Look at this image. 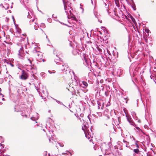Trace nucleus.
<instances>
[{
  "instance_id": "nucleus-1",
  "label": "nucleus",
  "mask_w": 156,
  "mask_h": 156,
  "mask_svg": "<svg viewBox=\"0 0 156 156\" xmlns=\"http://www.w3.org/2000/svg\"><path fill=\"white\" fill-rule=\"evenodd\" d=\"M80 54L83 60L84 65L89 67V66L90 65V61L87 58V55L82 52H81Z\"/></svg>"
},
{
  "instance_id": "nucleus-2",
  "label": "nucleus",
  "mask_w": 156,
  "mask_h": 156,
  "mask_svg": "<svg viewBox=\"0 0 156 156\" xmlns=\"http://www.w3.org/2000/svg\"><path fill=\"white\" fill-rule=\"evenodd\" d=\"M63 1L64 5V9L65 10V12L67 14H69V11L70 12H71L70 9H71V8L70 3L68 2H65L64 0H63Z\"/></svg>"
},
{
  "instance_id": "nucleus-3",
  "label": "nucleus",
  "mask_w": 156,
  "mask_h": 156,
  "mask_svg": "<svg viewBox=\"0 0 156 156\" xmlns=\"http://www.w3.org/2000/svg\"><path fill=\"white\" fill-rule=\"evenodd\" d=\"M110 114V111L109 109L106 108L103 112V114L105 115L104 118V120L105 121H106L108 122H109V119L110 118L109 114Z\"/></svg>"
},
{
  "instance_id": "nucleus-4",
  "label": "nucleus",
  "mask_w": 156,
  "mask_h": 156,
  "mask_svg": "<svg viewBox=\"0 0 156 156\" xmlns=\"http://www.w3.org/2000/svg\"><path fill=\"white\" fill-rule=\"evenodd\" d=\"M33 53L35 55L37 56L38 59H41L42 58V55L41 52L39 51V49L38 47H35L33 51Z\"/></svg>"
},
{
  "instance_id": "nucleus-5",
  "label": "nucleus",
  "mask_w": 156,
  "mask_h": 156,
  "mask_svg": "<svg viewBox=\"0 0 156 156\" xmlns=\"http://www.w3.org/2000/svg\"><path fill=\"white\" fill-rule=\"evenodd\" d=\"M54 54L55 55L56 58H55L54 59V61L57 64V63H58V61L60 60V58L59 57V55L60 54V52L56 50H55L53 51Z\"/></svg>"
},
{
  "instance_id": "nucleus-6",
  "label": "nucleus",
  "mask_w": 156,
  "mask_h": 156,
  "mask_svg": "<svg viewBox=\"0 0 156 156\" xmlns=\"http://www.w3.org/2000/svg\"><path fill=\"white\" fill-rule=\"evenodd\" d=\"M29 76L28 73L24 70H22V75L20 76V78L23 80H26L27 79Z\"/></svg>"
},
{
  "instance_id": "nucleus-7",
  "label": "nucleus",
  "mask_w": 156,
  "mask_h": 156,
  "mask_svg": "<svg viewBox=\"0 0 156 156\" xmlns=\"http://www.w3.org/2000/svg\"><path fill=\"white\" fill-rule=\"evenodd\" d=\"M23 47H21L19 50V53H18V55L19 58L22 59H23Z\"/></svg>"
},
{
  "instance_id": "nucleus-8",
  "label": "nucleus",
  "mask_w": 156,
  "mask_h": 156,
  "mask_svg": "<svg viewBox=\"0 0 156 156\" xmlns=\"http://www.w3.org/2000/svg\"><path fill=\"white\" fill-rule=\"evenodd\" d=\"M114 73L116 74L118 76H120L122 74V72L120 69H115L114 70Z\"/></svg>"
},
{
  "instance_id": "nucleus-9",
  "label": "nucleus",
  "mask_w": 156,
  "mask_h": 156,
  "mask_svg": "<svg viewBox=\"0 0 156 156\" xmlns=\"http://www.w3.org/2000/svg\"><path fill=\"white\" fill-rule=\"evenodd\" d=\"M126 117L127 118L128 121L130 123L131 125H133L135 124L134 122L133 121L132 118L130 116L127 115H126Z\"/></svg>"
},
{
  "instance_id": "nucleus-10",
  "label": "nucleus",
  "mask_w": 156,
  "mask_h": 156,
  "mask_svg": "<svg viewBox=\"0 0 156 156\" xmlns=\"http://www.w3.org/2000/svg\"><path fill=\"white\" fill-rule=\"evenodd\" d=\"M109 87L108 86H106L105 87V96L107 97L108 96V91L109 89Z\"/></svg>"
},
{
  "instance_id": "nucleus-11",
  "label": "nucleus",
  "mask_w": 156,
  "mask_h": 156,
  "mask_svg": "<svg viewBox=\"0 0 156 156\" xmlns=\"http://www.w3.org/2000/svg\"><path fill=\"white\" fill-rule=\"evenodd\" d=\"M53 131H49L48 132L49 133V134L47 133V134L48 135V136L49 137V141H51V137H51H52V136H54L53 133Z\"/></svg>"
},
{
  "instance_id": "nucleus-12",
  "label": "nucleus",
  "mask_w": 156,
  "mask_h": 156,
  "mask_svg": "<svg viewBox=\"0 0 156 156\" xmlns=\"http://www.w3.org/2000/svg\"><path fill=\"white\" fill-rule=\"evenodd\" d=\"M80 85L83 87H86L87 86L88 83L85 81H82V83H80Z\"/></svg>"
},
{
  "instance_id": "nucleus-13",
  "label": "nucleus",
  "mask_w": 156,
  "mask_h": 156,
  "mask_svg": "<svg viewBox=\"0 0 156 156\" xmlns=\"http://www.w3.org/2000/svg\"><path fill=\"white\" fill-rule=\"evenodd\" d=\"M30 69L31 72L33 73V75L34 76V74H35L37 73V69L36 68H33L32 66L30 67Z\"/></svg>"
},
{
  "instance_id": "nucleus-14",
  "label": "nucleus",
  "mask_w": 156,
  "mask_h": 156,
  "mask_svg": "<svg viewBox=\"0 0 156 156\" xmlns=\"http://www.w3.org/2000/svg\"><path fill=\"white\" fill-rule=\"evenodd\" d=\"M62 66L64 67V69L62 68V71H64L66 72L67 71V69H68V66L66 64L62 65Z\"/></svg>"
},
{
  "instance_id": "nucleus-15",
  "label": "nucleus",
  "mask_w": 156,
  "mask_h": 156,
  "mask_svg": "<svg viewBox=\"0 0 156 156\" xmlns=\"http://www.w3.org/2000/svg\"><path fill=\"white\" fill-rule=\"evenodd\" d=\"M128 98L127 97H122V101L123 102L126 103H127V101L128 100V99H127Z\"/></svg>"
},
{
  "instance_id": "nucleus-16",
  "label": "nucleus",
  "mask_w": 156,
  "mask_h": 156,
  "mask_svg": "<svg viewBox=\"0 0 156 156\" xmlns=\"http://www.w3.org/2000/svg\"><path fill=\"white\" fill-rule=\"evenodd\" d=\"M83 125L85 128L87 129V127H88V124L85 121H84V122H83Z\"/></svg>"
},
{
  "instance_id": "nucleus-17",
  "label": "nucleus",
  "mask_w": 156,
  "mask_h": 156,
  "mask_svg": "<svg viewBox=\"0 0 156 156\" xmlns=\"http://www.w3.org/2000/svg\"><path fill=\"white\" fill-rule=\"evenodd\" d=\"M80 91H81V90H74V92H75V94L76 95H80V96H81L80 94Z\"/></svg>"
},
{
  "instance_id": "nucleus-18",
  "label": "nucleus",
  "mask_w": 156,
  "mask_h": 156,
  "mask_svg": "<svg viewBox=\"0 0 156 156\" xmlns=\"http://www.w3.org/2000/svg\"><path fill=\"white\" fill-rule=\"evenodd\" d=\"M31 15H32V12L30 11L28 12V15L27 16V18H30L31 17Z\"/></svg>"
},
{
  "instance_id": "nucleus-19",
  "label": "nucleus",
  "mask_w": 156,
  "mask_h": 156,
  "mask_svg": "<svg viewBox=\"0 0 156 156\" xmlns=\"http://www.w3.org/2000/svg\"><path fill=\"white\" fill-rule=\"evenodd\" d=\"M94 64L95 66V70H97L98 69H100V68L99 67H98L97 66V65H98L97 63L96 62H94Z\"/></svg>"
},
{
  "instance_id": "nucleus-20",
  "label": "nucleus",
  "mask_w": 156,
  "mask_h": 156,
  "mask_svg": "<svg viewBox=\"0 0 156 156\" xmlns=\"http://www.w3.org/2000/svg\"><path fill=\"white\" fill-rule=\"evenodd\" d=\"M133 151L136 154H139L140 151L138 149L136 148V149H134L133 150Z\"/></svg>"
},
{
  "instance_id": "nucleus-21",
  "label": "nucleus",
  "mask_w": 156,
  "mask_h": 156,
  "mask_svg": "<svg viewBox=\"0 0 156 156\" xmlns=\"http://www.w3.org/2000/svg\"><path fill=\"white\" fill-rule=\"evenodd\" d=\"M38 119V117H31L30 119L33 120V121H36L37 120V119Z\"/></svg>"
},
{
  "instance_id": "nucleus-22",
  "label": "nucleus",
  "mask_w": 156,
  "mask_h": 156,
  "mask_svg": "<svg viewBox=\"0 0 156 156\" xmlns=\"http://www.w3.org/2000/svg\"><path fill=\"white\" fill-rule=\"evenodd\" d=\"M97 49L99 53H101L102 52V49L98 46L97 47Z\"/></svg>"
},
{
  "instance_id": "nucleus-23",
  "label": "nucleus",
  "mask_w": 156,
  "mask_h": 156,
  "mask_svg": "<svg viewBox=\"0 0 156 156\" xmlns=\"http://www.w3.org/2000/svg\"><path fill=\"white\" fill-rule=\"evenodd\" d=\"M71 18L72 20L75 21L76 22H77V20L76 18L74 16H72L71 17Z\"/></svg>"
},
{
  "instance_id": "nucleus-24",
  "label": "nucleus",
  "mask_w": 156,
  "mask_h": 156,
  "mask_svg": "<svg viewBox=\"0 0 156 156\" xmlns=\"http://www.w3.org/2000/svg\"><path fill=\"white\" fill-rule=\"evenodd\" d=\"M105 90V87H104L102 86V85H101V88L100 89V91H104Z\"/></svg>"
},
{
  "instance_id": "nucleus-25",
  "label": "nucleus",
  "mask_w": 156,
  "mask_h": 156,
  "mask_svg": "<svg viewBox=\"0 0 156 156\" xmlns=\"http://www.w3.org/2000/svg\"><path fill=\"white\" fill-rule=\"evenodd\" d=\"M97 104L98 105V109H99L101 108V104L100 101H98Z\"/></svg>"
},
{
  "instance_id": "nucleus-26",
  "label": "nucleus",
  "mask_w": 156,
  "mask_h": 156,
  "mask_svg": "<svg viewBox=\"0 0 156 156\" xmlns=\"http://www.w3.org/2000/svg\"><path fill=\"white\" fill-rule=\"evenodd\" d=\"M35 87L37 90V91L38 92H40V88L38 87H37L36 86H35Z\"/></svg>"
},
{
  "instance_id": "nucleus-27",
  "label": "nucleus",
  "mask_w": 156,
  "mask_h": 156,
  "mask_svg": "<svg viewBox=\"0 0 156 156\" xmlns=\"http://www.w3.org/2000/svg\"><path fill=\"white\" fill-rule=\"evenodd\" d=\"M115 2L116 5H118V4L119 3V0H115Z\"/></svg>"
},
{
  "instance_id": "nucleus-28",
  "label": "nucleus",
  "mask_w": 156,
  "mask_h": 156,
  "mask_svg": "<svg viewBox=\"0 0 156 156\" xmlns=\"http://www.w3.org/2000/svg\"><path fill=\"white\" fill-rule=\"evenodd\" d=\"M97 115L99 116H102V113L101 112H98L97 113Z\"/></svg>"
},
{
  "instance_id": "nucleus-29",
  "label": "nucleus",
  "mask_w": 156,
  "mask_h": 156,
  "mask_svg": "<svg viewBox=\"0 0 156 156\" xmlns=\"http://www.w3.org/2000/svg\"><path fill=\"white\" fill-rule=\"evenodd\" d=\"M49 23H51L52 21L51 19L50 18H48L47 19Z\"/></svg>"
},
{
  "instance_id": "nucleus-30",
  "label": "nucleus",
  "mask_w": 156,
  "mask_h": 156,
  "mask_svg": "<svg viewBox=\"0 0 156 156\" xmlns=\"http://www.w3.org/2000/svg\"><path fill=\"white\" fill-rule=\"evenodd\" d=\"M138 141H136V142L135 143V144L136 145V147H137V148L138 149V148L139 147V146L137 144V143Z\"/></svg>"
},
{
  "instance_id": "nucleus-31",
  "label": "nucleus",
  "mask_w": 156,
  "mask_h": 156,
  "mask_svg": "<svg viewBox=\"0 0 156 156\" xmlns=\"http://www.w3.org/2000/svg\"><path fill=\"white\" fill-rule=\"evenodd\" d=\"M35 19H32V20H30V22L31 23L32 22H34V21H35Z\"/></svg>"
},
{
  "instance_id": "nucleus-32",
  "label": "nucleus",
  "mask_w": 156,
  "mask_h": 156,
  "mask_svg": "<svg viewBox=\"0 0 156 156\" xmlns=\"http://www.w3.org/2000/svg\"><path fill=\"white\" fill-rule=\"evenodd\" d=\"M147 156H153L150 152H148L147 153Z\"/></svg>"
},
{
  "instance_id": "nucleus-33",
  "label": "nucleus",
  "mask_w": 156,
  "mask_h": 156,
  "mask_svg": "<svg viewBox=\"0 0 156 156\" xmlns=\"http://www.w3.org/2000/svg\"><path fill=\"white\" fill-rule=\"evenodd\" d=\"M132 138L133 140L135 141V142L136 141V140H135V139L133 136H130V138Z\"/></svg>"
},
{
  "instance_id": "nucleus-34",
  "label": "nucleus",
  "mask_w": 156,
  "mask_h": 156,
  "mask_svg": "<svg viewBox=\"0 0 156 156\" xmlns=\"http://www.w3.org/2000/svg\"><path fill=\"white\" fill-rule=\"evenodd\" d=\"M56 101L58 104H62V105H63L62 103L60 102L59 101L56 100Z\"/></svg>"
},
{
  "instance_id": "nucleus-35",
  "label": "nucleus",
  "mask_w": 156,
  "mask_h": 156,
  "mask_svg": "<svg viewBox=\"0 0 156 156\" xmlns=\"http://www.w3.org/2000/svg\"><path fill=\"white\" fill-rule=\"evenodd\" d=\"M82 129L83 130L84 132H85V136H86V137H87V134H86V133H85V131L84 128H83V127H82Z\"/></svg>"
},
{
  "instance_id": "nucleus-36",
  "label": "nucleus",
  "mask_w": 156,
  "mask_h": 156,
  "mask_svg": "<svg viewBox=\"0 0 156 156\" xmlns=\"http://www.w3.org/2000/svg\"><path fill=\"white\" fill-rule=\"evenodd\" d=\"M80 122H84V120L83 119H81L80 118Z\"/></svg>"
},
{
  "instance_id": "nucleus-37",
  "label": "nucleus",
  "mask_w": 156,
  "mask_h": 156,
  "mask_svg": "<svg viewBox=\"0 0 156 156\" xmlns=\"http://www.w3.org/2000/svg\"><path fill=\"white\" fill-rule=\"evenodd\" d=\"M149 30H148V29H145V31L147 32V33H148L149 32Z\"/></svg>"
},
{
  "instance_id": "nucleus-38",
  "label": "nucleus",
  "mask_w": 156,
  "mask_h": 156,
  "mask_svg": "<svg viewBox=\"0 0 156 156\" xmlns=\"http://www.w3.org/2000/svg\"><path fill=\"white\" fill-rule=\"evenodd\" d=\"M1 90H2L0 88V92H1ZM0 94L2 96V97L3 96V95L2 94L1 92H0Z\"/></svg>"
},
{
  "instance_id": "nucleus-39",
  "label": "nucleus",
  "mask_w": 156,
  "mask_h": 156,
  "mask_svg": "<svg viewBox=\"0 0 156 156\" xmlns=\"http://www.w3.org/2000/svg\"><path fill=\"white\" fill-rule=\"evenodd\" d=\"M59 145H60V146L61 147H63V144H60V143L59 144Z\"/></svg>"
},
{
  "instance_id": "nucleus-40",
  "label": "nucleus",
  "mask_w": 156,
  "mask_h": 156,
  "mask_svg": "<svg viewBox=\"0 0 156 156\" xmlns=\"http://www.w3.org/2000/svg\"><path fill=\"white\" fill-rule=\"evenodd\" d=\"M48 72H49L50 73V74H51V73H55V72H51L50 71H49V70H48Z\"/></svg>"
},
{
  "instance_id": "nucleus-41",
  "label": "nucleus",
  "mask_w": 156,
  "mask_h": 156,
  "mask_svg": "<svg viewBox=\"0 0 156 156\" xmlns=\"http://www.w3.org/2000/svg\"><path fill=\"white\" fill-rule=\"evenodd\" d=\"M28 61H29L30 62V64H31V62L30 61V59L28 58Z\"/></svg>"
},
{
  "instance_id": "nucleus-42",
  "label": "nucleus",
  "mask_w": 156,
  "mask_h": 156,
  "mask_svg": "<svg viewBox=\"0 0 156 156\" xmlns=\"http://www.w3.org/2000/svg\"><path fill=\"white\" fill-rule=\"evenodd\" d=\"M41 76H43V75H44V73H41Z\"/></svg>"
},
{
  "instance_id": "nucleus-43",
  "label": "nucleus",
  "mask_w": 156,
  "mask_h": 156,
  "mask_svg": "<svg viewBox=\"0 0 156 156\" xmlns=\"http://www.w3.org/2000/svg\"><path fill=\"white\" fill-rule=\"evenodd\" d=\"M40 31H41V33H43V30H42L41 29H40Z\"/></svg>"
},
{
  "instance_id": "nucleus-44",
  "label": "nucleus",
  "mask_w": 156,
  "mask_h": 156,
  "mask_svg": "<svg viewBox=\"0 0 156 156\" xmlns=\"http://www.w3.org/2000/svg\"><path fill=\"white\" fill-rule=\"evenodd\" d=\"M133 115V118L134 119H137V117H135H135H134V116L133 115Z\"/></svg>"
},
{
  "instance_id": "nucleus-45",
  "label": "nucleus",
  "mask_w": 156,
  "mask_h": 156,
  "mask_svg": "<svg viewBox=\"0 0 156 156\" xmlns=\"http://www.w3.org/2000/svg\"><path fill=\"white\" fill-rule=\"evenodd\" d=\"M132 18H131V19H132V20L133 21V19L134 20V19L132 17Z\"/></svg>"
},
{
  "instance_id": "nucleus-46",
  "label": "nucleus",
  "mask_w": 156,
  "mask_h": 156,
  "mask_svg": "<svg viewBox=\"0 0 156 156\" xmlns=\"http://www.w3.org/2000/svg\"><path fill=\"white\" fill-rule=\"evenodd\" d=\"M80 8L81 9H82L83 10V9L82 7H80Z\"/></svg>"
},
{
  "instance_id": "nucleus-47",
  "label": "nucleus",
  "mask_w": 156,
  "mask_h": 156,
  "mask_svg": "<svg viewBox=\"0 0 156 156\" xmlns=\"http://www.w3.org/2000/svg\"><path fill=\"white\" fill-rule=\"evenodd\" d=\"M18 33H20V30L18 31Z\"/></svg>"
},
{
  "instance_id": "nucleus-48",
  "label": "nucleus",
  "mask_w": 156,
  "mask_h": 156,
  "mask_svg": "<svg viewBox=\"0 0 156 156\" xmlns=\"http://www.w3.org/2000/svg\"><path fill=\"white\" fill-rule=\"evenodd\" d=\"M11 66H13V65H12V64H11Z\"/></svg>"
},
{
  "instance_id": "nucleus-49",
  "label": "nucleus",
  "mask_w": 156,
  "mask_h": 156,
  "mask_svg": "<svg viewBox=\"0 0 156 156\" xmlns=\"http://www.w3.org/2000/svg\"><path fill=\"white\" fill-rule=\"evenodd\" d=\"M80 6H82V5H81V4H80Z\"/></svg>"
},
{
  "instance_id": "nucleus-50",
  "label": "nucleus",
  "mask_w": 156,
  "mask_h": 156,
  "mask_svg": "<svg viewBox=\"0 0 156 156\" xmlns=\"http://www.w3.org/2000/svg\"><path fill=\"white\" fill-rule=\"evenodd\" d=\"M89 140L90 141V142H91V140H92L91 139H90Z\"/></svg>"
},
{
  "instance_id": "nucleus-51",
  "label": "nucleus",
  "mask_w": 156,
  "mask_h": 156,
  "mask_svg": "<svg viewBox=\"0 0 156 156\" xmlns=\"http://www.w3.org/2000/svg\"><path fill=\"white\" fill-rule=\"evenodd\" d=\"M2 100H3L4 99V98H2Z\"/></svg>"
},
{
  "instance_id": "nucleus-52",
  "label": "nucleus",
  "mask_w": 156,
  "mask_h": 156,
  "mask_svg": "<svg viewBox=\"0 0 156 156\" xmlns=\"http://www.w3.org/2000/svg\"><path fill=\"white\" fill-rule=\"evenodd\" d=\"M41 24H42V25H43L44 24L43 23H42Z\"/></svg>"
},
{
  "instance_id": "nucleus-53",
  "label": "nucleus",
  "mask_w": 156,
  "mask_h": 156,
  "mask_svg": "<svg viewBox=\"0 0 156 156\" xmlns=\"http://www.w3.org/2000/svg\"><path fill=\"white\" fill-rule=\"evenodd\" d=\"M110 112H113V111H111Z\"/></svg>"
},
{
  "instance_id": "nucleus-54",
  "label": "nucleus",
  "mask_w": 156,
  "mask_h": 156,
  "mask_svg": "<svg viewBox=\"0 0 156 156\" xmlns=\"http://www.w3.org/2000/svg\"><path fill=\"white\" fill-rule=\"evenodd\" d=\"M53 16H54V14H53L52 15V17H53Z\"/></svg>"
},
{
  "instance_id": "nucleus-55",
  "label": "nucleus",
  "mask_w": 156,
  "mask_h": 156,
  "mask_svg": "<svg viewBox=\"0 0 156 156\" xmlns=\"http://www.w3.org/2000/svg\"><path fill=\"white\" fill-rule=\"evenodd\" d=\"M70 154L71 155H72V154L70 153Z\"/></svg>"
},
{
  "instance_id": "nucleus-56",
  "label": "nucleus",
  "mask_w": 156,
  "mask_h": 156,
  "mask_svg": "<svg viewBox=\"0 0 156 156\" xmlns=\"http://www.w3.org/2000/svg\"><path fill=\"white\" fill-rule=\"evenodd\" d=\"M53 137H52V138H51V139H52V140H53Z\"/></svg>"
},
{
  "instance_id": "nucleus-57",
  "label": "nucleus",
  "mask_w": 156,
  "mask_h": 156,
  "mask_svg": "<svg viewBox=\"0 0 156 156\" xmlns=\"http://www.w3.org/2000/svg\"><path fill=\"white\" fill-rule=\"evenodd\" d=\"M3 156H7L6 155H4Z\"/></svg>"
},
{
  "instance_id": "nucleus-58",
  "label": "nucleus",
  "mask_w": 156,
  "mask_h": 156,
  "mask_svg": "<svg viewBox=\"0 0 156 156\" xmlns=\"http://www.w3.org/2000/svg\"><path fill=\"white\" fill-rule=\"evenodd\" d=\"M134 10H136V9H135L134 8Z\"/></svg>"
},
{
  "instance_id": "nucleus-59",
  "label": "nucleus",
  "mask_w": 156,
  "mask_h": 156,
  "mask_svg": "<svg viewBox=\"0 0 156 156\" xmlns=\"http://www.w3.org/2000/svg\"><path fill=\"white\" fill-rule=\"evenodd\" d=\"M36 114L37 115H38V114L37 113H36Z\"/></svg>"
},
{
  "instance_id": "nucleus-60",
  "label": "nucleus",
  "mask_w": 156,
  "mask_h": 156,
  "mask_svg": "<svg viewBox=\"0 0 156 156\" xmlns=\"http://www.w3.org/2000/svg\"><path fill=\"white\" fill-rule=\"evenodd\" d=\"M43 130L44 131V129Z\"/></svg>"
},
{
  "instance_id": "nucleus-61",
  "label": "nucleus",
  "mask_w": 156,
  "mask_h": 156,
  "mask_svg": "<svg viewBox=\"0 0 156 156\" xmlns=\"http://www.w3.org/2000/svg\"><path fill=\"white\" fill-rule=\"evenodd\" d=\"M3 141V139H2V141Z\"/></svg>"
},
{
  "instance_id": "nucleus-62",
  "label": "nucleus",
  "mask_w": 156,
  "mask_h": 156,
  "mask_svg": "<svg viewBox=\"0 0 156 156\" xmlns=\"http://www.w3.org/2000/svg\"><path fill=\"white\" fill-rule=\"evenodd\" d=\"M132 8H133V9L134 8V7H132Z\"/></svg>"
},
{
  "instance_id": "nucleus-63",
  "label": "nucleus",
  "mask_w": 156,
  "mask_h": 156,
  "mask_svg": "<svg viewBox=\"0 0 156 156\" xmlns=\"http://www.w3.org/2000/svg\"><path fill=\"white\" fill-rule=\"evenodd\" d=\"M132 8H133V9L134 8V7H132Z\"/></svg>"
},
{
  "instance_id": "nucleus-64",
  "label": "nucleus",
  "mask_w": 156,
  "mask_h": 156,
  "mask_svg": "<svg viewBox=\"0 0 156 156\" xmlns=\"http://www.w3.org/2000/svg\"><path fill=\"white\" fill-rule=\"evenodd\" d=\"M1 73V72H0V74Z\"/></svg>"
}]
</instances>
